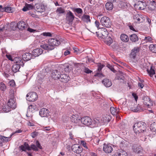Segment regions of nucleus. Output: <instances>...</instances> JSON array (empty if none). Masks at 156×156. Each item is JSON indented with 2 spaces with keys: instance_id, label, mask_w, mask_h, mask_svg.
<instances>
[{
  "instance_id": "nucleus-1",
  "label": "nucleus",
  "mask_w": 156,
  "mask_h": 156,
  "mask_svg": "<svg viewBox=\"0 0 156 156\" xmlns=\"http://www.w3.org/2000/svg\"><path fill=\"white\" fill-rule=\"evenodd\" d=\"M146 123L142 122H139L135 123L133 127V130L136 134L144 132L146 130Z\"/></svg>"
},
{
  "instance_id": "nucleus-2",
  "label": "nucleus",
  "mask_w": 156,
  "mask_h": 156,
  "mask_svg": "<svg viewBox=\"0 0 156 156\" xmlns=\"http://www.w3.org/2000/svg\"><path fill=\"white\" fill-rule=\"evenodd\" d=\"M15 64H13L12 67V71L14 73L19 71L21 66L23 67L24 65V63L20 57H16L14 60Z\"/></svg>"
},
{
  "instance_id": "nucleus-3",
  "label": "nucleus",
  "mask_w": 156,
  "mask_h": 156,
  "mask_svg": "<svg viewBox=\"0 0 156 156\" xmlns=\"http://www.w3.org/2000/svg\"><path fill=\"white\" fill-rule=\"evenodd\" d=\"M9 99L7 105L10 108L12 109H15L16 107L17 104L16 102V100L14 98V91L13 90H11L9 91Z\"/></svg>"
},
{
  "instance_id": "nucleus-4",
  "label": "nucleus",
  "mask_w": 156,
  "mask_h": 156,
  "mask_svg": "<svg viewBox=\"0 0 156 156\" xmlns=\"http://www.w3.org/2000/svg\"><path fill=\"white\" fill-rule=\"evenodd\" d=\"M100 23L103 26L107 28H110L112 25L110 19L107 16H104L101 18Z\"/></svg>"
},
{
  "instance_id": "nucleus-5",
  "label": "nucleus",
  "mask_w": 156,
  "mask_h": 156,
  "mask_svg": "<svg viewBox=\"0 0 156 156\" xmlns=\"http://www.w3.org/2000/svg\"><path fill=\"white\" fill-rule=\"evenodd\" d=\"M27 100L29 101H34L37 98V95L36 93L34 92L28 93L26 95Z\"/></svg>"
},
{
  "instance_id": "nucleus-6",
  "label": "nucleus",
  "mask_w": 156,
  "mask_h": 156,
  "mask_svg": "<svg viewBox=\"0 0 156 156\" xmlns=\"http://www.w3.org/2000/svg\"><path fill=\"white\" fill-rule=\"evenodd\" d=\"M81 122L84 125L90 126L91 123V119L88 116H84L81 119Z\"/></svg>"
},
{
  "instance_id": "nucleus-7",
  "label": "nucleus",
  "mask_w": 156,
  "mask_h": 156,
  "mask_svg": "<svg viewBox=\"0 0 156 156\" xmlns=\"http://www.w3.org/2000/svg\"><path fill=\"white\" fill-rule=\"evenodd\" d=\"M66 16V20L69 23L73 22L75 17L73 13L69 10L67 11Z\"/></svg>"
},
{
  "instance_id": "nucleus-8",
  "label": "nucleus",
  "mask_w": 156,
  "mask_h": 156,
  "mask_svg": "<svg viewBox=\"0 0 156 156\" xmlns=\"http://www.w3.org/2000/svg\"><path fill=\"white\" fill-rule=\"evenodd\" d=\"M144 104L148 108H150L153 106V102L151 101L150 98L148 96L144 97L143 98Z\"/></svg>"
},
{
  "instance_id": "nucleus-9",
  "label": "nucleus",
  "mask_w": 156,
  "mask_h": 156,
  "mask_svg": "<svg viewBox=\"0 0 156 156\" xmlns=\"http://www.w3.org/2000/svg\"><path fill=\"white\" fill-rule=\"evenodd\" d=\"M39 115L42 117H47L50 115L49 111L47 109L43 108L40 110Z\"/></svg>"
},
{
  "instance_id": "nucleus-10",
  "label": "nucleus",
  "mask_w": 156,
  "mask_h": 156,
  "mask_svg": "<svg viewBox=\"0 0 156 156\" xmlns=\"http://www.w3.org/2000/svg\"><path fill=\"white\" fill-rule=\"evenodd\" d=\"M72 149L73 152L77 154H80L83 151V148L81 146L75 144L72 145Z\"/></svg>"
},
{
  "instance_id": "nucleus-11",
  "label": "nucleus",
  "mask_w": 156,
  "mask_h": 156,
  "mask_svg": "<svg viewBox=\"0 0 156 156\" xmlns=\"http://www.w3.org/2000/svg\"><path fill=\"white\" fill-rule=\"evenodd\" d=\"M43 51L41 48H36L34 50L32 51V54L33 58L43 53Z\"/></svg>"
},
{
  "instance_id": "nucleus-12",
  "label": "nucleus",
  "mask_w": 156,
  "mask_h": 156,
  "mask_svg": "<svg viewBox=\"0 0 156 156\" xmlns=\"http://www.w3.org/2000/svg\"><path fill=\"white\" fill-rule=\"evenodd\" d=\"M139 51V48L137 47H134L132 51L130 54V58L131 59H135L136 55Z\"/></svg>"
},
{
  "instance_id": "nucleus-13",
  "label": "nucleus",
  "mask_w": 156,
  "mask_h": 156,
  "mask_svg": "<svg viewBox=\"0 0 156 156\" xmlns=\"http://www.w3.org/2000/svg\"><path fill=\"white\" fill-rule=\"evenodd\" d=\"M48 43L53 47L58 46L60 44V41L58 39L55 38H51L48 41Z\"/></svg>"
},
{
  "instance_id": "nucleus-14",
  "label": "nucleus",
  "mask_w": 156,
  "mask_h": 156,
  "mask_svg": "<svg viewBox=\"0 0 156 156\" xmlns=\"http://www.w3.org/2000/svg\"><path fill=\"white\" fill-rule=\"evenodd\" d=\"M22 59L24 61H28L31 59H33V56L31 53L26 52L24 53L22 56Z\"/></svg>"
},
{
  "instance_id": "nucleus-15",
  "label": "nucleus",
  "mask_w": 156,
  "mask_h": 156,
  "mask_svg": "<svg viewBox=\"0 0 156 156\" xmlns=\"http://www.w3.org/2000/svg\"><path fill=\"white\" fill-rule=\"evenodd\" d=\"M60 76V80L62 82L66 83L69 80V77L66 74H61Z\"/></svg>"
},
{
  "instance_id": "nucleus-16",
  "label": "nucleus",
  "mask_w": 156,
  "mask_h": 156,
  "mask_svg": "<svg viewBox=\"0 0 156 156\" xmlns=\"http://www.w3.org/2000/svg\"><path fill=\"white\" fill-rule=\"evenodd\" d=\"M35 10L37 12L41 13L44 12L45 10L44 5L41 4H36Z\"/></svg>"
},
{
  "instance_id": "nucleus-17",
  "label": "nucleus",
  "mask_w": 156,
  "mask_h": 156,
  "mask_svg": "<svg viewBox=\"0 0 156 156\" xmlns=\"http://www.w3.org/2000/svg\"><path fill=\"white\" fill-rule=\"evenodd\" d=\"M61 75L59 71L57 70H53L51 74L52 77L55 80H57L60 79V76Z\"/></svg>"
},
{
  "instance_id": "nucleus-18",
  "label": "nucleus",
  "mask_w": 156,
  "mask_h": 156,
  "mask_svg": "<svg viewBox=\"0 0 156 156\" xmlns=\"http://www.w3.org/2000/svg\"><path fill=\"white\" fill-rule=\"evenodd\" d=\"M103 150L106 153H110L113 151V148L109 144H104L103 147Z\"/></svg>"
},
{
  "instance_id": "nucleus-19",
  "label": "nucleus",
  "mask_w": 156,
  "mask_h": 156,
  "mask_svg": "<svg viewBox=\"0 0 156 156\" xmlns=\"http://www.w3.org/2000/svg\"><path fill=\"white\" fill-rule=\"evenodd\" d=\"M102 82L104 86L107 87H110L112 84L111 80L107 78L104 79Z\"/></svg>"
},
{
  "instance_id": "nucleus-20",
  "label": "nucleus",
  "mask_w": 156,
  "mask_h": 156,
  "mask_svg": "<svg viewBox=\"0 0 156 156\" xmlns=\"http://www.w3.org/2000/svg\"><path fill=\"white\" fill-rule=\"evenodd\" d=\"M133 107H131L130 109L132 111L134 112H139L142 110L141 108V106L139 104L138 105H135Z\"/></svg>"
},
{
  "instance_id": "nucleus-21",
  "label": "nucleus",
  "mask_w": 156,
  "mask_h": 156,
  "mask_svg": "<svg viewBox=\"0 0 156 156\" xmlns=\"http://www.w3.org/2000/svg\"><path fill=\"white\" fill-rule=\"evenodd\" d=\"M132 148L133 152L137 154H140L142 150L141 147L137 145H133Z\"/></svg>"
},
{
  "instance_id": "nucleus-22",
  "label": "nucleus",
  "mask_w": 156,
  "mask_h": 156,
  "mask_svg": "<svg viewBox=\"0 0 156 156\" xmlns=\"http://www.w3.org/2000/svg\"><path fill=\"white\" fill-rule=\"evenodd\" d=\"M34 8L33 4H28L26 3L25 6L22 9V10L24 12H26L28 10H31Z\"/></svg>"
},
{
  "instance_id": "nucleus-23",
  "label": "nucleus",
  "mask_w": 156,
  "mask_h": 156,
  "mask_svg": "<svg viewBox=\"0 0 156 156\" xmlns=\"http://www.w3.org/2000/svg\"><path fill=\"white\" fill-rule=\"evenodd\" d=\"M81 119L80 117L74 115H73L71 118L72 122L76 124L80 123V121H81Z\"/></svg>"
},
{
  "instance_id": "nucleus-24",
  "label": "nucleus",
  "mask_w": 156,
  "mask_h": 156,
  "mask_svg": "<svg viewBox=\"0 0 156 156\" xmlns=\"http://www.w3.org/2000/svg\"><path fill=\"white\" fill-rule=\"evenodd\" d=\"M146 6L147 4L145 2L142 1H140L138 2V9L140 10H142L145 9Z\"/></svg>"
},
{
  "instance_id": "nucleus-25",
  "label": "nucleus",
  "mask_w": 156,
  "mask_h": 156,
  "mask_svg": "<svg viewBox=\"0 0 156 156\" xmlns=\"http://www.w3.org/2000/svg\"><path fill=\"white\" fill-rule=\"evenodd\" d=\"M41 47L43 48L45 50H51L54 49V47H53L52 46L50 45V44H44L41 45Z\"/></svg>"
},
{
  "instance_id": "nucleus-26",
  "label": "nucleus",
  "mask_w": 156,
  "mask_h": 156,
  "mask_svg": "<svg viewBox=\"0 0 156 156\" xmlns=\"http://www.w3.org/2000/svg\"><path fill=\"white\" fill-rule=\"evenodd\" d=\"M36 108V106L35 105H29L28 108L27 113L26 114L27 116L28 117H30L29 113L30 112L31 113Z\"/></svg>"
},
{
  "instance_id": "nucleus-27",
  "label": "nucleus",
  "mask_w": 156,
  "mask_h": 156,
  "mask_svg": "<svg viewBox=\"0 0 156 156\" xmlns=\"http://www.w3.org/2000/svg\"><path fill=\"white\" fill-rule=\"evenodd\" d=\"M17 26V27L21 30H24L26 27L25 23L23 21L19 22Z\"/></svg>"
},
{
  "instance_id": "nucleus-28",
  "label": "nucleus",
  "mask_w": 156,
  "mask_h": 156,
  "mask_svg": "<svg viewBox=\"0 0 156 156\" xmlns=\"http://www.w3.org/2000/svg\"><path fill=\"white\" fill-rule=\"evenodd\" d=\"M148 9L151 11L155 10L156 9V3L154 1L150 2L148 5Z\"/></svg>"
},
{
  "instance_id": "nucleus-29",
  "label": "nucleus",
  "mask_w": 156,
  "mask_h": 156,
  "mask_svg": "<svg viewBox=\"0 0 156 156\" xmlns=\"http://www.w3.org/2000/svg\"><path fill=\"white\" fill-rule=\"evenodd\" d=\"M129 39L130 41L133 42H136L138 40V37L135 34H133L130 35Z\"/></svg>"
},
{
  "instance_id": "nucleus-30",
  "label": "nucleus",
  "mask_w": 156,
  "mask_h": 156,
  "mask_svg": "<svg viewBox=\"0 0 156 156\" xmlns=\"http://www.w3.org/2000/svg\"><path fill=\"white\" fill-rule=\"evenodd\" d=\"M99 121L97 119H94L93 121L91 119V122L90 127L91 128H94L98 126L99 123Z\"/></svg>"
},
{
  "instance_id": "nucleus-31",
  "label": "nucleus",
  "mask_w": 156,
  "mask_h": 156,
  "mask_svg": "<svg viewBox=\"0 0 156 156\" xmlns=\"http://www.w3.org/2000/svg\"><path fill=\"white\" fill-rule=\"evenodd\" d=\"M81 19L83 21L87 23L91 22L90 16L88 15L83 14L82 16Z\"/></svg>"
},
{
  "instance_id": "nucleus-32",
  "label": "nucleus",
  "mask_w": 156,
  "mask_h": 156,
  "mask_svg": "<svg viewBox=\"0 0 156 156\" xmlns=\"http://www.w3.org/2000/svg\"><path fill=\"white\" fill-rule=\"evenodd\" d=\"M9 137H6L2 135H0V146L2 145V143L7 142L8 141Z\"/></svg>"
},
{
  "instance_id": "nucleus-33",
  "label": "nucleus",
  "mask_w": 156,
  "mask_h": 156,
  "mask_svg": "<svg viewBox=\"0 0 156 156\" xmlns=\"http://www.w3.org/2000/svg\"><path fill=\"white\" fill-rule=\"evenodd\" d=\"M133 19L137 22L140 23L141 19H142V15L138 14H136L134 16Z\"/></svg>"
},
{
  "instance_id": "nucleus-34",
  "label": "nucleus",
  "mask_w": 156,
  "mask_h": 156,
  "mask_svg": "<svg viewBox=\"0 0 156 156\" xmlns=\"http://www.w3.org/2000/svg\"><path fill=\"white\" fill-rule=\"evenodd\" d=\"M105 7L107 10H111L113 8V5L111 2H108L106 3Z\"/></svg>"
},
{
  "instance_id": "nucleus-35",
  "label": "nucleus",
  "mask_w": 156,
  "mask_h": 156,
  "mask_svg": "<svg viewBox=\"0 0 156 156\" xmlns=\"http://www.w3.org/2000/svg\"><path fill=\"white\" fill-rule=\"evenodd\" d=\"M120 38L122 41L125 42H127L129 40V37L125 34H122L120 35Z\"/></svg>"
},
{
  "instance_id": "nucleus-36",
  "label": "nucleus",
  "mask_w": 156,
  "mask_h": 156,
  "mask_svg": "<svg viewBox=\"0 0 156 156\" xmlns=\"http://www.w3.org/2000/svg\"><path fill=\"white\" fill-rule=\"evenodd\" d=\"M110 111L111 114L114 116L116 115L119 112V110L113 107H110Z\"/></svg>"
},
{
  "instance_id": "nucleus-37",
  "label": "nucleus",
  "mask_w": 156,
  "mask_h": 156,
  "mask_svg": "<svg viewBox=\"0 0 156 156\" xmlns=\"http://www.w3.org/2000/svg\"><path fill=\"white\" fill-rule=\"evenodd\" d=\"M147 72L149 75L152 77L155 74L154 70L153 69V66H151L150 69H147Z\"/></svg>"
},
{
  "instance_id": "nucleus-38",
  "label": "nucleus",
  "mask_w": 156,
  "mask_h": 156,
  "mask_svg": "<svg viewBox=\"0 0 156 156\" xmlns=\"http://www.w3.org/2000/svg\"><path fill=\"white\" fill-rule=\"evenodd\" d=\"M102 34V38H106L108 35V32L107 31V30L105 28H104L101 30Z\"/></svg>"
},
{
  "instance_id": "nucleus-39",
  "label": "nucleus",
  "mask_w": 156,
  "mask_h": 156,
  "mask_svg": "<svg viewBox=\"0 0 156 156\" xmlns=\"http://www.w3.org/2000/svg\"><path fill=\"white\" fill-rule=\"evenodd\" d=\"M56 12L58 14H63L65 12V9L61 7H58Z\"/></svg>"
},
{
  "instance_id": "nucleus-40",
  "label": "nucleus",
  "mask_w": 156,
  "mask_h": 156,
  "mask_svg": "<svg viewBox=\"0 0 156 156\" xmlns=\"http://www.w3.org/2000/svg\"><path fill=\"white\" fill-rule=\"evenodd\" d=\"M6 87L5 85L3 82L0 83V90L3 92L5 91L6 90Z\"/></svg>"
},
{
  "instance_id": "nucleus-41",
  "label": "nucleus",
  "mask_w": 156,
  "mask_h": 156,
  "mask_svg": "<svg viewBox=\"0 0 156 156\" xmlns=\"http://www.w3.org/2000/svg\"><path fill=\"white\" fill-rule=\"evenodd\" d=\"M149 49L152 52L156 53V44H151L149 46Z\"/></svg>"
},
{
  "instance_id": "nucleus-42",
  "label": "nucleus",
  "mask_w": 156,
  "mask_h": 156,
  "mask_svg": "<svg viewBox=\"0 0 156 156\" xmlns=\"http://www.w3.org/2000/svg\"><path fill=\"white\" fill-rule=\"evenodd\" d=\"M72 9L74 12H76L78 14H81L83 12L82 9L80 8H73Z\"/></svg>"
},
{
  "instance_id": "nucleus-43",
  "label": "nucleus",
  "mask_w": 156,
  "mask_h": 156,
  "mask_svg": "<svg viewBox=\"0 0 156 156\" xmlns=\"http://www.w3.org/2000/svg\"><path fill=\"white\" fill-rule=\"evenodd\" d=\"M14 11V8L10 7V6H7L6 7V10L5 12L8 13H12Z\"/></svg>"
},
{
  "instance_id": "nucleus-44",
  "label": "nucleus",
  "mask_w": 156,
  "mask_h": 156,
  "mask_svg": "<svg viewBox=\"0 0 156 156\" xmlns=\"http://www.w3.org/2000/svg\"><path fill=\"white\" fill-rule=\"evenodd\" d=\"M10 109L7 107V106H2V110H1V111L2 112H8L10 111Z\"/></svg>"
},
{
  "instance_id": "nucleus-45",
  "label": "nucleus",
  "mask_w": 156,
  "mask_h": 156,
  "mask_svg": "<svg viewBox=\"0 0 156 156\" xmlns=\"http://www.w3.org/2000/svg\"><path fill=\"white\" fill-rule=\"evenodd\" d=\"M150 129L152 132H154V133H153L154 134L156 133V122L151 125Z\"/></svg>"
},
{
  "instance_id": "nucleus-46",
  "label": "nucleus",
  "mask_w": 156,
  "mask_h": 156,
  "mask_svg": "<svg viewBox=\"0 0 156 156\" xmlns=\"http://www.w3.org/2000/svg\"><path fill=\"white\" fill-rule=\"evenodd\" d=\"M119 156H127V153L124 151H120L118 154Z\"/></svg>"
},
{
  "instance_id": "nucleus-47",
  "label": "nucleus",
  "mask_w": 156,
  "mask_h": 156,
  "mask_svg": "<svg viewBox=\"0 0 156 156\" xmlns=\"http://www.w3.org/2000/svg\"><path fill=\"white\" fill-rule=\"evenodd\" d=\"M106 44H107L110 45L112 43V40L111 38L110 37H109L107 39V40H106Z\"/></svg>"
},
{
  "instance_id": "nucleus-48",
  "label": "nucleus",
  "mask_w": 156,
  "mask_h": 156,
  "mask_svg": "<svg viewBox=\"0 0 156 156\" xmlns=\"http://www.w3.org/2000/svg\"><path fill=\"white\" fill-rule=\"evenodd\" d=\"M30 148H31V149L34 151H37L38 150V148L34 144H32L31 145L30 147Z\"/></svg>"
},
{
  "instance_id": "nucleus-49",
  "label": "nucleus",
  "mask_w": 156,
  "mask_h": 156,
  "mask_svg": "<svg viewBox=\"0 0 156 156\" xmlns=\"http://www.w3.org/2000/svg\"><path fill=\"white\" fill-rule=\"evenodd\" d=\"M128 26L129 29L134 31L136 32V31L135 30V29L134 28V27L133 25H131L130 23H129L128 24Z\"/></svg>"
},
{
  "instance_id": "nucleus-50",
  "label": "nucleus",
  "mask_w": 156,
  "mask_h": 156,
  "mask_svg": "<svg viewBox=\"0 0 156 156\" xmlns=\"http://www.w3.org/2000/svg\"><path fill=\"white\" fill-rule=\"evenodd\" d=\"M35 144L36 146L37 147V148H39L40 149H42V147L41 146L39 142V141L37 140L35 142Z\"/></svg>"
},
{
  "instance_id": "nucleus-51",
  "label": "nucleus",
  "mask_w": 156,
  "mask_h": 156,
  "mask_svg": "<svg viewBox=\"0 0 156 156\" xmlns=\"http://www.w3.org/2000/svg\"><path fill=\"white\" fill-rule=\"evenodd\" d=\"M104 66L103 65H102L101 63H99L98 65V72H101V71Z\"/></svg>"
},
{
  "instance_id": "nucleus-52",
  "label": "nucleus",
  "mask_w": 156,
  "mask_h": 156,
  "mask_svg": "<svg viewBox=\"0 0 156 156\" xmlns=\"http://www.w3.org/2000/svg\"><path fill=\"white\" fill-rule=\"evenodd\" d=\"M42 35L46 37H51V34L49 32H44L42 34Z\"/></svg>"
},
{
  "instance_id": "nucleus-53",
  "label": "nucleus",
  "mask_w": 156,
  "mask_h": 156,
  "mask_svg": "<svg viewBox=\"0 0 156 156\" xmlns=\"http://www.w3.org/2000/svg\"><path fill=\"white\" fill-rule=\"evenodd\" d=\"M23 145L26 149H27L29 151L30 150H31L30 148V147L29 146V145L27 143H26V142H25L24 143Z\"/></svg>"
},
{
  "instance_id": "nucleus-54",
  "label": "nucleus",
  "mask_w": 156,
  "mask_h": 156,
  "mask_svg": "<svg viewBox=\"0 0 156 156\" xmlns=\"http://www.w3.org/2000/svg\"><path fill=\"white\" fill-rule=\"evenodd\" d=\"M84 72L86 73L89 74L91 73L92 71L90 70L88 68L85 67L84 69Z\"/></svg>"
},
{
  "instance_id": "nucleus-55",
  "label": "nucleus",
  "mask_w": 156,
  "mask_h": 156,
  "mask_svg": "<svg viewBox=\"0 0 156 156\" xmlns=\"http://www.w3.org/2000/svg\"><path fill=\"white\" fill-rule=\"evenodd\" d=\"M81 144L85 148L88 149L86 142L82 140L81 142Z\"/></svg>"
},
{
  "instance_id": "nucleus-56",
  "label": "nucleus",
  "mask_w": 156,
  "mask_h": 156,
  "mask_svg": "<svg viewBox=\"0 0 156 156\" xmlns=\"http://www.w3.org/2000/svg\"><path fill=\"white\" fill-rule=\"evenodd\" d=\"M96 34L98 37L102 38V34L101 31L99 32H96Z\"/></svg>"
},
{
  "instance_id": "nucleus-57",
  "label": "nucleus",
  "mask_w": 156,
  "mask_h": 156,
  "mask_svg": "<svg viewBox=\"0 0 156 156\" xmlns=\"http://www.w3.org/2000/svg\"><path fill=\"white\" fill-rule=\"evenodd\" d=\"M9 85L11 87H14L15 85V83L13 80H11L9 83Z\"/></svg>"
},
{
  "instance_id": "nucleus-58",
  "label": "nucleus",
  "mask_w": 156,
  "mask_h": 156,
  "mask_svg": "<svg viewBox=\"0 0 156 156\" xmlns=\"http://www.w3.org/2000/svg\"><path fill=\"white\" fill-rule=\"evenodd\" d=\"M95 76H98V77H102L103 76L102 73H101L100 72H98L96 73L94 75Z\"/></svg>"
},
{
  "instance_id": "nucleus-59",
  "label": "nucleus",
  "mask_w": 156,
  "mask_h": 156,
  "mask_svg": "<svg viewBox=\"0 0 156 156\" xmlns=\"http://www.w3.org/2000/svg\"><path fill=\"white\" fill-rule=\"evenodd\" d=\"M69 138L73 140H75V138H74V135H73L72 133L71 132H70L69 133Z\"/></svg>"
},
{
  "instance_id": "nucleus-60",
  "label": "nucleus",
  "mask_w": 156,
  "mask_h": 156,
  "mask_svg": "<svg viewBox=\"0 0 156 156\" xmlns=\"http://www.w3.org/2000/svg\"><path fill=\"white\" fill-rule=\"evenodd\" d=\"M37 135V133L36 132H34L31 134V136L33 138H35Z\"/></svg>"
},
{
  "instance_id": "nucleus-61",
  "label": "nucleus",
  "mask_w": 156,
  "mask_h": 156,
  "mask_svg": "<svg viewBox=\"0 0 156 156\" xmlns=\"http://www.w3.org/2000/svg\"><path fill=\"white\" fill-rule=\"evenodd\" d=\"M145 40H146L147 42H151L152 41V38L150 37H145Z\"/></svg>"
},
{
  "instance_id": "nucleus-62",
  "label": "nucleus",
  "mask_w": 156,
  "mask_h": 156,
  "mask_svg": "<svg viewBox=\"0 0 156 156\" xmlns=\"http://www.w3.org/2000/svg\"><path fill=\"white\" fill-rule=\"evenodd\" d=\"M6 7H3L2 5H0V12H5Z\"/></svg>"
},
{
  "instance_id": "nucleus-63",
  "label": "nucleus",
  "mask_w": 156,
  "mask_h": 156,
  "mask_svg": "<svg viewBox=\"0 0 156 156\" xmlns=\"http://www.w3.org/2000/svg\"><path fill=\"white\" fill-rule=\"evenodd\" d=\"M95 26L97 27L98 28H100L99 25L100 24L98 20H96L95 22Z\"/></svg>"
},
{
  "instance_id": "nucleus-64",
  "label": "nucleus",
  "mask_w": 156,
  "mask_h": 156,
  "mask_svg": "<svg viewBox=\"0 0 156 156\" xmlns=\"http://www.w3.org/2000/svg\"><path fill=\"white\" fill-rule=\"evenodd\" d=\"M107 66L112 71L114 72L115 71L113 67L109 64Z\"/></svg>"
}]
</instances>
